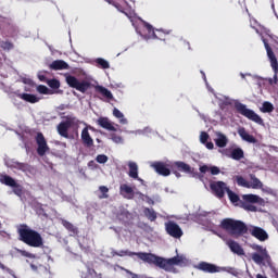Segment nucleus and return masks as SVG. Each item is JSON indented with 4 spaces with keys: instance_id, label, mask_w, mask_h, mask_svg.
I'll use <instances>...</instances> for the list:
<instances>
[{
    "instance_id": "obj_1",
    "label": "nucleus",
    "mask_w": 278,
    "mask_h": 278,
    "mask_svg": "<svg viewBox=\"0 0 278 278\" xmlns=\"http://www.w3.org/2000/svg\"><path fill=\"white\" fill-rule=\"evenodd\" d=\"M112 255L113 257H134L136 255L139 260L146 262V264H153L154 266H157L167 273H170L174 266H181L182 264H186V258L179 255L172 258H164L153 253L131 252L129 250L112 251Z\"/></svg>"
},
{
    "instance_id": "obj_2",
    "label": "nucleus",
    "mask_w": 278,
    "mask_h": 278,
    "mask_svg": "<svg viewBox=\"0 0 278 278\" xmlns=\"http://www.w3.org/2000/svg\"><path fill=\"white\" fill-rule=\"evenodd\" d=\"M18 240L30 247L31 249H42L45 247V239L37 230H34L27 224H21L17 228Z\"/></svg>"
},
{
    "instance_id": "obj_3",
    "label": "nucleus",
    "mask_w": 278,
    "mask_h": 278,
    "mask_svg": "<svg viewBox=\"0 0 278 278\" xmlns=\"http://www.w3.org/2000/svg\"><path fill=\"white\" fill-rule=\"evenodd\" d=\"M219 227L235 238H239V236H244V233L249 232V227L244 222L233 218H224L220 222Z\"/></svg>"
},
{
    "instance_id": "obj_4",
    "label": "nucleus",
    "mask_w": 278,
    "mask_h": 278,
    "mask_svg": "<svg viewBox=\"0 0 278 278\" xmlns=\"http://www.w3.org/2000/svg\"><path fill=\"white\" fill-rule=\"evenodd\" d=\"M235 110L238 112V114H241V116H244L249 121L256 123V125H264V119H262V117L255 113V111L248 109L247 104L236 102Z\"/></svg>"
},
{
    "instance_id": "obj_5",
    "label": "nucleus",
    "mask_w": 278,
    "mask_h": 278,
    "mask_svg": "<svg viewBox=\"0 0 278 278\" xmlns=\"http://www.w3.org/2000/svg\"><path fill=\"white\" fill-rule=\"evenodd\" d=\"M65 81L67 86H70V88H74L75 90H77L78 92H81L83 94H86V92H88V90H90L92 86L90 81L88 80L80 81L79 79H77V77L73 75H67L65 77Z\"/></svg>"
},
{
    "instance_id": "obj_6",
    "label": "nucleus",
    "mask_w": 278,
    "mask_h": 278,
    "mask_svg": "<svg viewBox=\"0 0 278 278\" xmlns=\"http://www.w3.org/2000/svg\"><path fill=\"white\" fill-rule=\"evenodd\" d=\"M263 43H264V47L267 51V56H268V60L270 62V66L274 71V78H270L269 79V84L270 86H273V84H278V61H277V56L275 55V52L273 51V48H270V45H268V40L266 39H263Z\"/></svg>"
},
{
    "instance_id": "obj_7",
    "label": "nucleus",
    "mask_w": 278,
    "mask_h": 278,
    "mask_svg": "<svg viewBox=\"0 0 278 278\" xmlns=\"http://www.w3.org/2000/svg\"><path fill=\"white\" fill-rule=\"evenodd\" d=\"M64 118H65V121L61 122L56 126V131H58L59 136H61L62 138H68V129H71V127H73V125H75L77 117H75L73 115H67Z\"/></svg>"
},
{
    "instance_id": "obj_8",
    "label": "nucleus",
    "mask_w": 278,
    "mask_h": 278,
    "mask_svg": "<svg viewBox=\"0 0 278 278\" xmlns=\"http://www.w3.org/2000/svg\"><path fill=\"white\" fill-rule=\"evenodd\" d=\"M35 141L37 144V154L40 157H45L47 153H49V144L47 143V139L42 132H37L35 137Z\"/></svg>"
},
{
    "instance_id": "obj_9",
    "label": "nucleus",
    "mask_w": 278,
    "mask_h": 278,
    "mask_svg": "<svg viewBox=\"0 0 278 278\" xmlns=\"http://www.w3.org/2000/svg\"><path fill=\"white\" fill-rule=\"evenodd\" d=\"M170 169H172V173L177 178L181 177L180 173H187V174L192 173V167L188 163H185L184 161L174 162L173 165L170 166Z\"/></svg>"
},
{
    "instance_id": "obj_10",
    "label": "nucleus",
    "mask_w": 278,
    "mask_h": 278,
    "mask_svg": "<svg viewBox=\"0 0 278 278\" xmlns=\"http://www.w3.org/2000/svg\"><path fill=\"white\" fill-rule=\"evenodd\" d=\"M165 231L168 233V236L176 239H179L181 236H184V230H181V227H179L175 222L165 223Z\"/></svg>"
},
{
    "instance_id": "obj_11",
    "label": "nucleus",
    "mask_w": 278,
    "mask_h": 278,
    "mask_svg": "<svg viewBox=\"0 0 278 278\" xmlns=\"http://www.w3.org/2000/svg\"><path fill=\"white\" fill-rule=\"evenodd\" d=\"M94 131V127L92 126H86L83 130H81V141L84 147H86L87 149H92V147H94V140L92 139V137L90 136V132L88 130Z\"/></svg>"
},
{
    "instance_id": "obj_12",
    "label": "nucleus",
    "mask_w": 278,
    "mask_h": 278,
    "mask_svg": "<svg viewBox=\"0 0 278 278\" xmlns=\"http://www.w3.org/2000/svg\"><path fill=\"white\" fill-rule=\"evenodd\" d=\"M211 190L218 199H223L225 192H228L229 187H227V184L224 181H213L211 182Z\"/></svg>"
},
{
    "instance_id": "obj_13",
    "label": "nucleus",
    "mask_w": 278,
    "mask_h": 278,
    "mask_svg": "<svg viewBox=\"0 0 278 278\" xmlns=\"http://www.w3.org/2000/svg\"><path fill=\"white\" fill-rule=\"evenodd\" d=\"M195 268L197 270H202V273H208L210 275H214L215 273H220V270H223V268L217 265L203 261L195 265Z\"/></svg>"
},
{
    "instance_id": "obj_14",
    "label": "nucleus",
    "mask_w": 278,
    "mask_h": 278,
    "mask_svg": "<svg viewBox=\"0 0 278 278\" xmlns=\"http://www.w3.org/2000/svg\"><path fill=\"white\" fill-rule=\"evenodd\" d=\"M250 233L253 238L260 240V242H266V240H268V232H266L262 227H252V229H250Z\"/></svg>"
},
{
    "instance_id": "obj_15",
    "label": "nucleus",
    "mask_w": 278,
    "mask_h": 278,
    "mask_svg": "<svg viewBox=\"0 0 278 278\" xmlns=\"http://www.w3.org/2000/svg\"><path fill=\"white\" fill-rule=\"evenodd\" d=\"M152 168H154L155 173L162 177H168V175H170V168H168V165L164 162H154Z\"/></svg>"
},
{
    "instance_id": "obj_16",
    "label": "nucleus",
    "mask_w": 278,
    "mask_h": 278,
    "mask_svg": "<svg viewBox=\"0 0 278 278\" xmlns=\"http://www.w3.org/2000/svg\"><path fill=\"white\" fill-rule=\"evenodd\" d=\"M143 29H146V31L148 33L149 38H155L156 40H165L164 38H162V30L156 29V34L153 26L147 22L143 23Z\"/></svg>"
},
{
    "instance_id": "obj_17",
    "label": "nucleus",
    "mask_w": 278,
    "mask_h": 278,
    "mask_svg": "<svg viewBox=\"0 0 278 278\" xmlns=\"http://www.w3.org/2000/svg\"><path fill=\"white\" fill-rule=\"evenodd\" d=\"M238 135L242 140H244V142H249L250 144H255L257 142V139L253 135L249 134L245 127L239 128Z\"/></svg>"
},
{
    "instance_id": "obj_18",
    "label": "nucleus",
    "mask_w": 278,
    "mask_h": 278,
    "mask_svg": "<svg viewBox=\"0 0 278 278\" xmlns=\"http://www.w3.org/2000/svg\"><path fill=\"white\" fill-rule=\"evenodd\" d=\"M51 71H68L70 65L64 60H55L50 65Z\"/></svg>"
},
{
    "instance_id": "obj_19",
    "label": "nucleus",
    "mask_w": 278,
    "mask_h": 278,
    "mask_svg": "<svg viewBox=\"0 0 278 278\" xmlns=\"http://www.w3.org/2000/svg\"><path fill=\"white\" fill-rule=\"evenodd\" d=\"M119 194H122L124 199L131 200L135 197L134 188L129 187L127 184L121 185Z\"/></svg>"
},
{
    "instance_id": "obj_20",
    "label": "nucleus",
    "mask_w": 278,
    "mask_h": 278,
    "mask_svg": "<svg viewBox=\"0 0 278 278\" xmlns=\"http://www.w3.org/2000/svg\"><path fill=\"white\" fill-rule=\"evenodd\" d=\"M98 125L102 127V129H108V131H116V127L112 125V122H110V118L108 117H100L98 119Z\"/></svg>"
},
{
    "instance_id": "obj_21",
    "label": "nucleus",
    "mask_w": 278,
    "mask_h": 278,
    "mask_svg": "<svg viewBox=\"0 0 278 278\" xmlns=\"http://www.w3.org/2000/svg\"><path fill=\"white\" fill-rule=\"evenodd\" d=\"M230 251L232 253H236V255H244V249H242V245H240V243L233 241V240H230L227 242Z\"/></svg>"
},
{
    "instance_id": "obj_22",
    "label": "nucleus",
    "mask_w": 278,
    "mask_h": 278,
    "mask_svg": "<svg viewBox=\"0 0 278 278\" xmlns=\"http://www.w3.org/2000/svg\"><path fill=\"white\" fill-rule=\"evenodd\" d=\"M17 97L18 99L26 101V103H38V101H40V98L31 93H18Z\"/></svg>"
},
{
    "instance_id": "obj_23",
    "label": "nucleus",
    "mask_w": 278,
    "mask_h": 278,
    "mask_svg": "<svg viewBox=\"0 0 278 278\" xmlns=\"http://www.w3.org/2000/svg\"><path fill=\"white\" fill-rule=\"evenodd\" d=\"M216 136V147H218L219 149H225V147H227V142H229V139H227V136L223 135V132H217Z\"/></svg>"
},
{
    "instance_id": "obj_24",
    "label": "nucleus",
    "mask_w": 278,
    "mask_h": 278,
    "mask_svg": "<svg viewBox=\"0 0 278 278\" xmlns=\"http://www.w3.org/2000/svg\"><path fill=\"white\" fill-rule=\"evenodd\" d=\"M243 203H262L264 199L260 198V195H255L253 193L250 194H243L242 195Z\"/></svg>"
},
{
    "instance_id": "obj_25",
    "label": "nucleus",
    "mask_w": 278,
    "mask_h": 278,
    "mask_svg": "<svg viewBox=\"0 0 278 278\" xmlns=\"http://www.w3.org/2000/svg\"><path fill=\"white\" fill-rule=\"evenodd\" d=\"M250 188L253 190H260L264 188V184L260 181L258 178H256L255 174H250Z\"/></svg>"
},
{
    "instance_id": "obj_26",
    "label": "nucleus",
    "mask_w": 278,
    "mask_h": 278,
    "mask_svg": "<svg viewBox=\"0 0 278 278\" xmlns=\"http://www.w3.org/2000/svg\"><path fill=\"white\" fill-rule=\"evenodd\" d=\"M61 225H63V227L65 229H67V231H70V233H73V236H77V233H79V229L66 219H61Z\"/></svg>"
},
{
    "instance_id": "obj_27",
    "label": "nucleus",
    "mask_w": 278,
    "mask_h": 278,
    "mask_svg": "<svg viewBox=\"0 0 278 278\" xmlns=\"http://www.w3.org/2000/svg\"><path fill=\"white\" fill-rule=\"evenodd\" d=\"M128 167H129L128 176L131 179H138L140 181V178H138V164L136 162H129Z\"/></svg>"
},
{
    "instance_id": "obj_28",
    "label": "nucleus",
    "mask_w": 278,
    "mask_h": 278,
    "mask_svg": "<svg viewBox=\"0 0 278 278\" xmlns=\"http://www.w3.org/2000/svg\"><path fill=\"white\" fill-rule=\"evenodd\" d=\"M143 214H144L146 218H148V220H150V223H155V220H157V213L153 208L144 207Z\"/></svg>"
},
{
    "instance_id": "obj_29",
    "label": "nucleus",
    "mask_w": 278,
    "mask_h": 278,
    "mask_svg": "<svg viewBox=\"0 0 278 278\" xmlns=\"http://www.w3.org/2000/svg\"><path fill=\"white\" fill-rule=\"evenodd\" d=\"M96 92H99L100 94H102V97H104L105 99H114V96L112 94V91H110L108 88L103 87V86H96Z\"/></svg>"
},
{
    "instance_id": "obj_30",
    "label": "nucleus",
    "mask_w": 278,
    "mask_h": 278,
    "mask_svg": "<svg viewBox=\"0 0 278 278\" xmlns=\"http://www.w3.org/2000/svg\"><path fill=\"white\" fill-rule=\"evenodd\" d=\"M227 194H228L229 201L232 202L233 205H237L238 207H240V203H242V200H240V195L231 191V189L228 190Z\"/></svg>"
},
{
    "instance_id": "obj_31",
    "label": "nucleus",
    "mask_w": 278,
    "mask_h": 278,
    "mask_svg": "<svg viewBox=\"0 0 278 278\" xmlns=\"http://www.w3.org/2000/svg\"><path fill=\"white\" fill-rule=\"evenodd\" d=\"M231 160H236L237 162L244 157V150L242 148H235L230 153Z\"/></svg>"
},
{
    "instance_id": "obj_32",
    "label": "nucleus",
    "mask_w": 278,
    "mask_h": 278,
    "mask_svg": "<svg viewBox=\"0 0 278 278\" xmlns=\"http://www.w3.org/2000/svg\"><path fill=\"white\" fill-rule=\"evenodd\" d=\"M113 116H115V118H118L121 125H127V118H125V115L123 114V112H121V110L114 108Z\"/></svg>"
},
{
    "instance_id": "obj_33",
    "label": "nucleus",
    "mask_w": 278,
    "mask_h": 278,
    "mask_svg": "<svg viewBox=\"0 0 278 278\" xmlns=\"http://www.w3.org/2000/svg\"><path fill=\"white\" fill-rule=\"evenodd\" d=\"M1 184H4V186H9L10 188H13V186H16V180L12 178V176L4 175L1 178Z\"/></svg>"
},
{
    "instance_id": "obj_34",
    "label": "nucleus",
    "mask_w": 278,
    "mask_h": 278,
    "mask_svg": "<svg viewBox=\"0 0 278 278\" xmlns=\"http://www.w3.org/2000/svg\"><path fill=\"white\" fill-rule=\"evenodd\" d=\"M261 112H263V114H270V112H275V106L273 105V103L266 101L263 103Z\"/></svg>"
},
{
    "instance_id": "obj_35",
    "label": "nucleus",
    "mask_w": 278,
    "mask_h": 278,
    "mask_svg": "<svg viewBox=\"0 0 278 278\" xmlns=\"http://www.w3.org/2000/svg\"><path fill=\"white\" fill-rule=\"evenodd\" d=\"M239 207L245 210L247 212H257V206L247 203L244 201L240 202Z\"/></svg>"
},
{
    "instance_id": "obj_36",
    "label": "nucleus",
    "mask_w": 278,
    "mask_h": 278,
    "mask_svg": "<svg viewBox=\"0 0 278 278\" xmlns=\"http://www.w3.org/2000/svg\"><path fill=\"white\" fill-rule=\"evenodd\" d=\"M236 181L242 188H251V182L247 181V179H244L242 176H237Z\"/></svg>"
},
{
    "instance_id": "obj_37",
    "label": "nucleus",
    "mask_w": 278,
    "mask_h": 278,
    "mask_svg": "<svg viewBox=\"0 0 278 278\" xmlns=\"http://www.w3.org/2000/svg\"><path fill=\"white\" fill-rule=\"evenodd\" d=\"M16 253H18V255H22V257H28L29 260H36V254H34L31 252H27L26 250L17 249Z\"/></svg>"
},
{
    "instance_id": "obj_38",
    "label": "nucleus",
    "mask_w": 278,
    "mask_h": 278,
    "mask_svg": "<svg viewBox=\"0 0 278 278\" xmlns=\"http://www.w3.org/2000/svg\"><path fill=\"white\" fill-rule=\"evenodd\" d=\"M14 168H17V170H22L23 173H26V170H29V164L15 162Z\"/></svg>"
},
{
    "instance_id": "obj_39",
    "label": "nucleus",
    "mask_w": 278,
    "mask_h": 278,
    "mask_svg": "<svg viewBox=\"0 0 278 278\" xmlns=\"http://www.w3.org/2000/svg\"><path fill=\"white\" fill-rule=\"evenodd\" d=\"M96 63L98 64V66H100V68H110V62L105 61V59H97Z\"/></svg>"
},
{
    "instance_id": "obj_40",
    "label": "nucleus",
    "mask_w": 278,
    "mask_h": 278,
    "mask_svg": "<svg viewBox=\"0 0 278 278\" xmlns=\"http://www.w3.org/2000/svg\"><path fill=\"white\" fill-rule=\"evenodd\" d=\"M47 84H48V86H49L50 88H52L53 90H58V88H60V80H58V79H55V78L49 79V80L47 81Z\"/></svg>"
},
{
    "instance_id": "obj_41",
    "label": "nucleus",
    "mask_w": 278,
    "mask_h": 278,
    "mask_svg": "<svg viewBox=\"0 0 278 278\" xmlns=\"http://www.w3.org/2000/svg\"><path fill=\"white\" fill-rule=\"evenodd\" d=\"M13 192L16 197H23V186L16 182L15 186H13Z\"/></svg>"
},
{
    "instance_id": "obj_42",
    "label": "nucleus",
    "mask_w": 278,
    "mask_h": 278,
    "mask_svg": "<svg viewBox=\"0 0 278 278\" xmlns=\"http://www.w3.org/2000/svg\"><path fill=\"white\" fill-rule=\"evenodd\" d=\"M1 49H3L4 51H12V49H14V43L10 41H2Z\"/></svg>"
},
{
    "instance_id": "obj_43",
    "label": "nucleus",
    "mask_w": 278,
    "mask_h": 278,
    "mask_svg": "<svg viewBox=\"0 0 278 278\" xmlns=\"http://www.w3.org/2000/svg\"><path fill=\"white\" fill-rule=\"evenodd\" d=\"M252 260L255 262V264H262L264 262V256H262L260 253H253Z\"/></svg>"
},
{
    "instance_id": "obj_44",
    "label": "nucleus",
    "mask_w": 278,
    "mask_h": 278,
    "mask_svg": "<svg viewBox=\"0 0 278 278\" xmlns=\"http://www.w3.org/2000/svg\"><path fill=\"white\" fill-rule=\"evenodd\" d=\"M99 190H100V192L102 193V195L100 197V199H108V197H110V195H108V192H110V189H109L108 187H105V186H100V187H99Z\"/></svg>"
},
{
    "instance_id": "obj_45",
    "label": "nucleus",
    "mask_w": 278,
    "mask_h": 278,
    "mask_svg": "<svg viewBox=\"0 0 278 278\" xmlns=\"http://www.w3.org/2000/svg\"><path fill=\"white\" fill-rule=\"evenodd\" d=\"M86 277H99V274L97 273V270H94V268L87 266Z\"/></svg>"
},
{
    "instance_id": "obj_46",
    "label": "nucleus",
    "mask_w": 278,
    "mask_h": 278,
    "mask_svg": "<svg viewBox=\"0 0 278 278\" xmlns=\"http://www.w3.org/2000/svg\"><path fill=\"white\" fill-rule=\"evenodd\" d=\"M207 140H210V135L205 131H202L201 135H200V142L202 144H206Z\"/></svg>"
},
{
    "instance_id": "obj_47",
    "label": "nucleus",
    "mask_w": 278,
    "mask_h": 278,
    "mask_svg": "<svg viewBox=\"0 0 278 278\" xmlns=\"http://www.w3.org/2000/svg\"><path fill=\"white\" fill-rule=\"evenodd\" d=\"M37 91L40 93V94H49V88L45 85H39L37 87Z\"/></svg>"
},
{
    "instance_id": "obj_48",
    "label": "nucleus",
    "mask_w": 278,
    "mask_h": 278,
    "mask_svg": "<svg viewBox=\"0 0 278 278\" xmlns=\"http://www.w3.org/2000/svg\"><path fill=\"white\" fill-rule=\"evenodd\" d=\"M96 161L98 162V164H105L108 162V155L105 154H99L96 157Z\"/></svg>"
},
{
    "instance_id": "obj_49",
    "label": "nucleus",
    "mask_w": 278,
    "mask_h": 278,
    "mask_svg": "<svg viewBox=\"0 0 278 278\" xmlns=\"http://www.w3.org/2000/svg\"><path fill=\"white\" fill-rule=\"evenodd\" d=\"M188 175H191L195 179H200L203 181V174H199V172H194V167H192V170L188 173Z\"/></svg>"
},
{
    "instance_id": "obj_50",
    "label": "nucleus",
    "mask_w": 278,
    "mask_h": 278,
    "mask_svg": "<svg viewBox=\"0 0 278 278\" xmlns=\"http://www.w3.org/2000/svg\"><path fill=\"white\" fill-rule=\"evenodd\" d=\"M211 172V175H218L220 173V168L216 167V166H212L208 169Z\"/></svg>"
},
{
    "instance_id": "obj_51",
    "label": "nucleus",
    "mask_w": 278,
    "mask_h": 278,
    "mask_svg": "<svg viewBox=\"0 0 278 278\" xmlns=\"http://www.w3.org/2000/svg\"><path fill=\"white\" fill-rule=\"evenodd\" d=\"M207 172H210V166H207V165L200 166V173L202 175H205V173H207Z\"/></svg>"
},
{
    "instance_id": "obj_52",
    "label": "nucleus",
    "mask_w": 278,
    "mask_h": 278,
    "mask_svg": "<svg viewBox=\"0 0 278 278\" xmlns=\"http://www.w3.org/2000/svg\"><path fill=\"white\" fill-rule=\"evenodd\" d=\"M112 140H113V142H123V138H121V136H116V135L112 136Z\"/></svg>"
},
{
    "instance_id": "obj_53",
    "label": "nucleus",
    "mask_w": 278,
    "mask_h": 278,
    "mask_svg": "<svg viewBox=\"0 0 278 278\" xmlns=\"http://www.w3.org/2000/svg\"><path fill=\"white\" fill-rule=\"evenodd\" d=\"M136 194H137V197H139V199H141V201H146L147 200L148 195L143 194L142 192L137 191Z\"/></svg>"
},
{
    "instance_id": "obj_54",
    "label": "nucleus",
    "mask_w": 278,
    "mask_h": 278,
    "mask_svg": "<svg viewBox=\"0 0 278 278\" xmlns=\"http://www.w3.org/2000/svg\"><path fill=\"white\" fill-rule=\"evenodd\" d=\"M146 202L149 204V205H155V201H153V199H151V197H146Z\"/></svg>"
},
{
    "instance_id": "obj_55",
    "label": "nucleus",
    "mask_w": 278,
    "mask_h": 278,
    "mask_svg": "<svg viewBox=\"0 0 278 278\" xmlns=\"http://www.w3.org/2000/svg\"><path fill=\"white\" fill-rule=\"evenodd\" d=\"M206 149H208L210 151H212V149H214V143L212 141L204 143Z\"/></svg>"
},
{
    "instance_id": "obj_56",
    "label": "nucleus",
    "mask_w": 278,
    "mask_h": 278,
    "mask_svg": "<svg viewBox=\"0 0 278 278\" xmlns=\"http://www.w3.org/2000/svg\"><path fill=\"white\" fill-rule=\"evenodd\" d=\"M84 278H103V275L99 274V276H85Z\"/></svg>"
},
{
    "instance_id": "obj_57",
    "label": "nucleus",
    "mask_w": 278,
    "mask_h": 278,
    "mask_svg": "<svg viewBox=\"0 0 278 278\" xmlns=\"http://www.w3.org/2000/svg\"><path fill=\"white\" fill-rule=\"evenodd\" d=\"M38 77H39V80H40V81H47V76H45V75H39Z\"/></svg>"
},
{
    "instance_id": "obj_58",
    "label": "nucleus",
    "mask_w": 278,
    "mask_h": 278,
    "mask_svg": "<svg viewBox=\"0 0 278 278\" xmlns=\"http://www.w3.org/2000/svg\"><path fill=\"white\" fill-rule=\"evenodd\" d=\"M256 251H262V245H256Z\"/></svg>"
},
{
    "instance_id": "obj_59",
    "label": "nucleus",
    "mask_w": 278,
    "mask_h": 278,
    "mask_svg": "<svg viewBox=\"0 0 278 278\" xmlns=\"http://www.w3.org/2000/svg\"><path fill=\"white\" fill-rule=\"evenodd\" d=\"M108 2H109V3H112V1H111V0H108Z\"/></svg>"
},
{
    "instance_id": "obj_60",
    "label": "nucleus",
    "mask_w": 278,
    "mask_h": 278,
    "mask_svg": "<svg viewBox=\"0 0 278 278\" xmlns=\"http://www.w3.org/2000/svg\"><path fill=\"white\" fill-rule=\"evenodd\" d=\"M94 162L93 161H91L89 164H93Z\"/></svg>"
},
{
    "instance_id": "obj_61",
    "label": "nucleus",
    "mask_w": 278,
    "mask_h": 278,
    "mask_svg": "<svg viewBox=\"0 0 278 278\" xmlns=\"http://www.w3.org/2000/svg\"><path fill=\"white\" fill-rule=\"evenodd\" d=\"M74 94H77V92L74 91Z\"/></svg>"
},
{
    "instance_id": "obj_62",
    "label": "nucleus",
    "mask_w": 278,
    "mask_h": 278,
    "mask_svg": "<svg viewBox=\"0 0 278 278\" xmlns=\"http://www.w3.org/2000/svg\"><path fill=\"white\" fill-rule=\"evenodd\" d=\"M277 278H278V274H277V276H276Z\"/></svg>"
},
{
    "instance_id": "obj_63",
    "label": "nucleus",
    "mask_w": 278,
    "mask_h": 278,
    "mask_svg": "<svg viewBox=\"0 0 278 278\" xmlns=\"http://www.w3.org/2000/svg\"><path fill=\"white\" fill-rule=\"evenodd\" d=\"M0 227H1V223H0Z\"/></svg>"
}]
</instances>
